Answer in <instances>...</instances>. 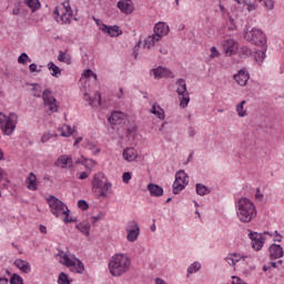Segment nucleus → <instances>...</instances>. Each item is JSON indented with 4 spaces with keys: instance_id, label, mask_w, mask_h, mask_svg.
<instances>
[{
    "instance_id": "nucleus-1",
    "label": "nucleus",
    "mask_w": 284,
    "mask_h": 284,
    "mask_svg": "<svg viewBox=\"0 0 284 284\" xmlns=\"http://www.w3.org/2000/svg\"><path fill=\"white\" fill-rule=\"evenodd\" d=\"M235 212L240 223H252L256 219V204L247 197H240L235 201Z\"/></svg>"
},
{
    "instance_id": "nucleus-2",
    "label": "nucleus",
    "mask_w": 284,
    "mask_h": 284,
    "mask_svg": "<svg viewBox=\"0 0 284 284\" xmlns=\"http://www.w3.org/2000/svg\"><path fill=\"white\" fill-rule=\"evenodd\" d=\"M47 203L53 216L57 219L63 216L64 223H77V217H69L70 209H68V205H65L61 200L57 199L54 195H50L47 197Z\"/></svg>"
},
{
    "instance_id": "nucleus-3",
    "label": "nucleus",
    "mask_w": 284,
    "mask_h": 284,
    "mask_svg": "<svg viewBox=\"0 0 284 284\" xmlns=\"http://www.w3.org/2000/svg\"><path fill=\"white\" fill-rule=\"evenodd\" d=\"M132 265V261L123 253L114 254L109 262V271L111 276H123L128 273Z\"/></svg>"
},
{
    "instance_id": "nucleus-4",
    "label": "nucleus",
    "mask_w": 284,
    "mask_h": 284,
    "mask_svg": "<svg viewBox=\"0 0 284 284\" xmlns=\"http://www.w3.org/2000/svg\"><path fill=\"white\" fill-rule=\"evenodd\" d=\"M33 97L36 99H43V103L45 105V108H48L49 112H59V105L57 104V98L52 95V91H50L49 89H45L41 95V87L37 83L31 84Z\"/></svg>"
},
{
    "instance_id": "nucleus-5",
    "label": "nucleus",
    "mask_w": 284,
    "mask_h": 284,
    "mask_svg": "<svg viewBox=\"0 0 284 284\" xmlns=\"http://www.w3.org/2000/svg\"><path fill=\"white\" fill-rule=\"evenodd\" d=\"M17 123H19V115L14 112H11L7 115L3 112H0V130L6 134V136H12L17 130Z\"/></svg>"
},
{
    "instance_id": "nucleus-6",
    "label": "nucleus",
    "mask_w": 284,
    "mask_h": 284,
    "mask_svg": "<svg viewBox=\"0 0 284 284\" xmlns=\"http://www.w3.org/2000/svg\"><path fill=\"white\" fill-rule=\"evenodd\" d=\"M58 256L60 258V263L62 265H65V267H70L71 272H77V274H83V272L85 271V266L79 258L74 256L70 257V255L65 254V252L63 251H60L58 253Z\"/></svg>"
},
{
    "instance_id": "nucleus-7",
    "label": "nucleus",
    "mask_w": 284,
    "mask_h": 284,
    "mask_svg": "<svg viewBox=\"0 0 284 284\" xmlns=\"http://www.w3.org/2000/svg\"><path fill=\"white\" fill-rule=\"evenodd\" d=\"M244 39H246L248 43L258 45L260 48H264L267 43V36H265V32L258 28H252L251 30L244 31Z\"/></svg>"
},
{
    "instance_id": "nucleus-8",
    "label": "nucleus",
    "mask_w": 284,
    "mask_h": 284,
    "mask_svg": "<svg viewBox=\"0 0 284 284\" xmlns=\"http://www.w3.org/2000/svg\"><path fill=\"white\" fill-rule=\"evenodd\" d=\"M187 183H190V178L185 171L180 170L175 173V181L173 182V194H179L183 192L185 187H187Z\"/></svg>"
},
{
    "instance_id": "nucleus-9",
    "label": "nucleus",
    "mask_w": 284,
    "mask_h": 284,
    "mask_svg": "<svg viewBox=\"0 0 284 284\" xmlns=\"http://www.w3.org/2000/svg\"><path fill=\"white\" fill-rule=\"evenodd\" d=\"M175 85H178L176 93L180 97L181 108H187V104L190 103V92H187V84L185 83V80L179 79L175 82Z\"/></svg>"
},
{
    "instance_id": "nucleus-10",
    "label": "nucleus",
    "mask_w": 284,
    "mask_h": 284,
    "mask_svg": "<svg viewBox=\"0 0 284 284\" xmlns=\"http://www.w3.org/2000/svg\"><path fill=\"white\" fill-rule=\"evenodd\" d=\"M125 230L128 233L126 241H129V243H134L136 239H139V234H141L139 223H136L135 221L128 222Z\"/></svg>"
},
{
    "instance_id": "nucleus-11",
    "label": "nucleus",
    "mask_w": 284,
    "mask_h": 284,
    "mask_svg": "<svg viewBox=\"0 0 284 284\" xmlns=\"http://www.w3.org/2000/svg\"><path fill=\"white\" fill-rule=\"evenodd\" d=\"M248 237L251 239V245L253 250L256 252H260V250H263V245H265V237L261 233L256 232H250Z\"/></svg>"
},
{
    "instance_id": "nucleus-12",
    "label": "nucleus",
    "mask_w": 284,
    "mask_h": 284,
    "mask_svg": "<svg viewBox=\"0 0 284 284\" xmlns=\"http://www.w3.org/2000/svg\"><path fill=\"white\" fill-rule=\"evenodd\" d=\"M53 14H54V20L57 21V23H61L63 26V24L70 23L73 12L61 11V9H59V7H57L53 11Z\"/></svg>"
},
{
    "instance_id": "nucleus-13",
    "label": "nucleus",
    "mask_w": 284,
    "mask_h": 284,
    "mask_svg": "<svg viewBox=\"0 0 284 284\" xmlns=\"http://www.w3.org/2000/svg\"><path fill=\"white\" fill-rule=\"evenodd\" d=\"M234 81L240 85L241 88H245L247 85V81H250V72L247 69H240L234 75Z\"/></svg>"
},
{
    "instance_id": "nucleus-14",
    "label": "nucleus",
    "mask_w": 284,
    "mask_h": 284,
    "mask_svg": "<svg viewBox=\"0 0 284 284\" xmlns=\"http://www.w3.org/2000/svg\"><path fill=\"white\" fill-rule=\"evenodd\" d=\"M151 74H153L154 79H172L174 77L172 71L164 67H158L151 70Z\"/></svg>"
},
{
    "instance_id": "nucleus-15",
    "label": "nucleus",
    "mask_w": 284,
    "mask_h": 284,
    "mask_svg": "<svg viewBox=\"0 0 284 284\" xmlns=\"http://www.w3.org/2000/svg\"><path fill=\"white\" fill-rule=\"evenodd\" d=\"M153 34L161 41L163 37L170 34V27L165 22H158L154 26Z\"/></svg>"
},
{
    "instance_id": "nucleus-16",
    "label": "nucleus",
    "mask_w": 284,
    "mask_h": 284,
    "mask_svg": "<svg viewBox=\"0 0 284 284\" xmlns=\"http://www.w3.org/2000/svg\"><path fill=\"white\" fill-rule=\"evenodd\" d=\"M223 50L226 57H232V54H236L239 50V42H236L234 39L225 40L223 43Z\"/></svg>"
},
{
    "instance_id": "nucleus-17",
    "label": "nucleus",
    "mask_w": 284,
    "mask_h": 284,
    "mask_svg": "<svg viewBox=\"0 0 284 284\" xmlns=\"http://www.w3.org/2000/svg\"><path fill=\"white\" fill-rule=\"evenodd\" d=\"M55 168H61L62 170H68L72 168L73 161L72 155H60L54 162Z\"/></svg>"
},
{
    "instance_id": "nucleus-18",
    "label": "nucleus",
    "mask_w": 284,
    "mask_h": 284,
    "mask_svg": "<svg viewBox=\"0 0 284 284\" xmlns=\"http://www.w3.org/2000/svg\"><path fill=\"white\" fill-rule=\"evenodd\" d=\"M118 8L122 14H132V12H134V2H132V0H120Z\"/></svg>"
},
{
    "instance_id": "nucleus-19",
    "label": "nucleus",
    "mask_w": 284,
    "mask_h": 284,
    "mask_svg": "<svg viewBox=\"0 0 284 284\" xmlns=\"http://www.w3.org/2000/svg\"><path fill=\"white\" fill-rule=\"evenodd\" d=\"M270 257L272 261H276V258H283V246L281 244H272L268 248Z\"/></svg>"
},
{
    "instance_id": "nucleus-20",
    "label": "nucleus",
    "mask_w": 284,
    "mask_h": 284,
    "mask_svg": "<svg viewBox=\"0 0 284 284\" xmlns=\"http://www.w3.org/2000/svg\"><path fill=\"white\" fill-rule=\"evenodd\" d=\"M13 265H16L18 270L22 272V274H30L32 272V266L30 265V262L26 260L17 258L13 262Z\"/></svg>"
},
{
    "instance_id": "nucleus-21",
    "label": "nucleus",
    "mask_w": 284,
    "mask_h": 284,
    "mask_svg": "<svg viewBox=\"0 0 284 284\" xmlns=\"http://www.w3.org/2000/svg\"><path fill=\"white\" fill-rule=\"evenodd\" d=\"M84 101H88L89 105H91V108H97V105H101V92L97 91L94 93V97H90V94H88V92L84 93L83 95Z\"/></svg>"
},
{
    "instance_id": "nucleus-22",
    "label": "nucleus",
    "mask_w": 284,
    "mask_h": 284,
    "mask_svg": "<svg viewBox=\"0 0 284 284\" xmlns=\"http://www.w3.org/2000/svg\"><path fill=\"white\" fill-rule=\"evenodd\" d=\"M122 156L124 161L128 163H132V161H136L139 158V153L135 151L134 148H126L123 150Z\"/></svg>"
},
{
    "instance_id": "nucleus-23",
    "label": "nucleus",
    "mask_w": 284,
    "mask_h": 284,
    "mask_svg": "<svg viewBox=\"0 0 284 284\" xmlns=\"http://www.w3.org/2000/svg\"><path fill=\"white\" fill-rule=\"evenodd\" d=\"M123 119H125V113L121 111H113L109 116V123H111V125H119Z\"/></svg>"
},
{
    "instance_id": "nucleus-24",
    "label": "nucleus",
    "mask_w": 284,
    "mask_h": 284,
    "mask_svg": "<svg viewBox=\"0 0 284 284\" xmlns=\"http://www.w3.org/2000/svg\"><path fill=\"white\" fill-rule=\"evenodd\" d=\"M103 179H105V174H103V173H97L94 175L93 181H92L93 192H97L98 190H100V187H103V185L105 184V182H103Z\"/></svg>"
},
{
    "instance_id": "nucleus-25",
    "label": "nucleus",
    "mask_w": 284,
    "mask_h": 284,
    "mask_svg": "<svg viewBox=\"0 0 284 284\" xmlns=\"http://www.w3.org/2000/svg\"><path fill=\"white\" fill-rule=\"evenodd\" d=\"M26 185L28 190H31V192H37L38 184H37V175L32 172L29 173L28 178L26 179Z\"/></svg>"
},
{
    "instance_id": "nucleus-26",
    "label": "nucleus",
    "mask_w": 284,
    "mask_h": 284,
    "mask_svg": "<svg viewBox=\"0 0 284 284\" xmlns=\"http://www.w3.org/2000/svg\"><path fill=\"white\" fill-rule=\"evenodd\" d=\"M146 190L150 192L151 196H163V189L158 184L150 183L148 184Z\"/></svg>"
},
{
    "instance_id": "nucleus-27",
    "label": "nucleus",
    "mask_w": 284,
    "mask_h": 284,
    "mask_svg": "<svg viewBox=\"0 0 284 284\" xmlns=\"http://www.w3.org/2000/svg\"><path fill=\"white\" fill-rule=\"evenodd\" d=\"M159 41L161 40L153 33L144 40L143 48H145L146 50H150L154 48V45H156Z\"/></svg>"
},
{
    "instance_id": "nucleus-28",
    "label": "nucleus",
    "mask_w": 284,
    "mask_h": 284,
    "mask_svg": "<svg viewBox=\"0 0 284 284\" xmlns=\"http://www.w3.org/2000/svg\"><path fill=\"white\" fill-rule=\"evenodd\" d=\"M151 114H154L158 119H160V121L165 120V111L159 104L152 105Z\"/></svg>"
},
{
    "instance_id": "nucleus-29",
    "label": "nucleus",
    "mask_w": 284,
    "mask_h": 284,
    "mask_svg": "<svg viewBox=\"0 0 284 284\" xmlns=\"http://www.w3.org/2000/svg\"><path fill=\"white\" fill-rule=\"evenodd\" d=\"M201 262H193L186 270V278H190L191 274H196V272H201Z\"/></svg>"
},
{
    "instance_id": "nucleus-30",
    "label": "nucleus",
    "mask_w": 284,
    "mask_h": 284,
    "mask_svg": "<svg viewBox=\"0 0 284 284\" xmlns=\"http://www.w3.org/2000/svg\"><path fill=\"white\" fill-rule=\"evenodd\" d=\"M48 70H50L51 77H55V79H59L61 77V68L54 64V62L48 63Z\"/></svg>"
},
{
    "instance_id": "nucleus-31",
    "label": "nucleus",
    "mask_w": 284,
    "mask_h": 284,
    "mask_svg": "<svg viewBox=\"0 0 284 284\" xmlns=\"http://www.w3.org/2000/svg\"><path fill=\"white\" fill-rule=\"evenodd\" d=\"M100 191V196H108V194H112V183L110 182H104L102 187L99 189Z\"/></svg>"
},
{
    "instance_id": "nucleus-32",
    "label": "nucleus",
    "mask_w": 284,
    "mask_h": 284,
    "mask_svg": "<svg viewBox=\"0 0 284 284\" xmlns=\"http://www.w3.org/2000/svg\"><path fill=\"white\" fill-rule=\"evenodd\" d=\"M195 190H196V194L199 196H205L206 194H210V189L205 184H202V183H197L195 185Z\"/></svg>"
},
{
    "instance_id": "nucleus-33",
    "label": "nucleus",
    "mask_w": 284,
    "mask_h": 284,
    "mask_svg": "<svg viewBox=\"0 0 284 284\" xmlns=\"http://www.w3.org/2000/svg\"><path fill=\"white\" fill-rule=\"evenodd\" d=\"M24 3L32 12H37V10L41 8V2L39 0H24Z\"/></svg>"
},
{
    "instance_id": "nucleus-34",
    "label": "nucleus",
    "mask_w": 284,
    "mask_h": 284,
    "mask_svg": "<svg viewBox=\"0 0 284 284\" xmlns=\"http://www.w3.org/2000/svg\"><path fill=\"white\" fill-rule=\"evenodd\" d=\"M58 61H60L61 63H67V65H70L72 63V57H70L69 53L60 51L58 55Z\"/></svg>"
},
{
    "instance_id": "nucleus-35",
    "label": "nucleus",
    "mask_w": 284,
    "mask_h": 284,
    "mask_svg": "<svg viewBox=\"0 0 284 284\" xmlns=\"http://www.w3.org/2000/svg\"><path fill=\"white\" fill-rule=\"evenodd\" d=\"M106 34H109L110 37H121V34H123V31L119 29V26H109Z\"/></svg>"
},
{
    "instance_id": "nucleus-36",
    "label": "nucleus",
    "mask_w": 284,
    "mask_h": 284,
    "mask_svg": "<svg viewBox=\"0 0 284 284\" xmlns=\"http://www.w3.org/2000/svg\"><path fill=\"white\" fill-rule=\"evenodd\" d=\"M77 229L79 232L82 234H85V236H90V223L88 222H82L77 225Z\"/></svg>"
},
{
    "instance_id": "nucleus-37",
    "label": "nucleus",
    "mask_w": 284,
    "mask_h": 284,
    "mask_svg": "<svg viewBox=\"0 0 284 284\" xmlns=\"http://www.w3.org/2000/svg\"><path fill=\"white\" fill-rule=\"evenodd\" d=\"M247 103V101L243 100L241 101V103H239L236 105V112H237V115L243 118V116H246L247 115V110H245V104Z\"/></svg>"
},
{
    "instance_id": "nucleus-38",
    "label": "nucleus",
    "mask_w": 284,
    "mask_h": 284,
    "mask_svg": "<svg viewBox=\"0 0 284 284\" xmlns=\"http://www.w3.org/2000/svg\"><path fill=\"white\" fill-rule=\"evenodd\" d=\"M265 52L266 49H262L260 51H256L255 53V61L258 63V65H263V62L265 61Z\"/></svg>"
},
{
    "instance_id": "nucleus-39",
    "label": "nucleus",
    "mask_w": 284,
    "mask_h": 284,
    "mask_svg": "<svg viewBox=\"0 0 284 284\" xmlns=\"http://www.w3.org/2000/svg\"><path fill=\"white\" fill-rule=\"evenodd\" d=\"M18 63H20V65H28V63H32V59H30L28 53L23 52L19 55Z\"/></svg>"
},
{
    "instance_id": "nucleus-40",
    "label": "nucleus",
    "mask_w": 284,
    "mask_h": 284,
    "mask_svg": "<svg viewBox=\"0 0 284 284\" xmlns=\"http://www.w3.org/2000/svg\"><path fill=\"white\" fill-rule=\"evenodd\" d=\"M82 77L87 79V81H90V79H92L94 82H97V73H93L91 69L84 70Z\"/></svg>"
},
{
    "instance_id": "nucleus-41",
    "label": "nucleus",
    "mask_w": 284,
    "mask_h": 284,
    "mask_svg": "<svg viewBox=\"0 0 284 284\" xmlns=\"http://www.w3.org/2000/svg\"><path fill=\"white\" fill-rule=\"evenodd\" d=\"M82 159H83V165L87 170H92V168H94V165H97V161H94L92 159H88L83 155H82Z\"/></svg>"
},
{
    "instance_id": "nucleus-42",
    "label": "nucleus",
    "mask_w": 284,
    "mask_h": 284,
    "mask_svg": "<svg viewBox=\"0 0 284 284\" xmlns=\"http://www.w3.org/2000/svg\"><path fill=\"white\" fill-rule=\"evenodd\" d=\"M240 55L243 59H247V57H252V49H250L248 47H242L240 49Z\"/></svg>"
},
{
    "instance_id": "nucleus-43",
    "label": "nucleus",
    "mask_w": 284,
    "mask_h": 284,
    "mask_svg": "<svg viewBox=\"0 0 284 284\" xmlns=\"http://www.w3.org/2000/svg\"><path fill=\"white\" fill-rule=\"evenodd\" d=\"M74 133V130L72 129V126L70 125H64V130L61 132L60 136H72V134Z\"/></svg>"
},
{
    "instance_id": "nucleus-44",
    "label": "nucleus",
    "mask_w": 284,
    "mask_h": 284,
    "mask_svg": "<svg viewBox=\"0 0 284 284\" xmlns=\"http://www.w3.org/2000/svg\"><path fill=\"white\" fill-rule=\"evenodd\" d=\"M10 284H23V277L19 274H13L10 278Z\"/></svg>"
},
{
    "instance_id": "nucleus-45",
    "label": "nucleus",
    "mask_w": 284,
    "mask_h": 284,
    "mask_svg": "<svg viewBox=\"0 0 284 284\" xmlns=\"http://www.w3.org/2000/svg\"><path fill=\"white\" fill-rule=\"evenodd\" d=\"M59 284H70V278H68V274L65 273H60L59 278H58Z\"/></svg>"
},
{
    "instance_id": "nucleus-46",
    "label": "nucleus",
    "mask_w": 284,
    "mask_h": 284,
    "mask_svg": "<svg viewBox=\"0 0 284 284\" xmlns=\"http://www.w3.org/2000/svg\"><path fill=\"white\" fill-rule=\"evenodd\" d=\"M219 57H221V52H219V49H216V47H212L210 59H219Z\"/></svg>"
},
{
    "instance_id": "nucleus-47",
    "label": "nucleus",
    "mask_w": 284,
    "mask_h": 284,
    "mask_svg": "<svg viewBox=\"0 0 284 284\" xmlns=\"http://www.w3.org/2000/svg\"><path fill=\"white\" fill-rule=\"evenodd\" d=\"M225 261L226 263H229V265H231V267H234V265H236L237 263L236 260L233 257L232 253L225 257Z\"/></svg>"
},
{
    "instance_id": "nucleus-48",
    "label": "nucleus",
    "mask_w": 284,
    "mask_h": 284,
    "mask_svg": "<svg viewBox=\"0 0 284 284\" xmlns=\"http://www.w3.org/2000/svg\"><path fill=\"white\" fill-rule=\"evenodd\" d=\"M122 181H123V183H125L128 185V183H130V181H132V173L131 172L123 173Z\"/></svg>"
},
{
    "instance_id": "nucleus-49",
    "label": "nucleus",
    "mask_w": 284,
    "mask_h": 284,
    "mask_svg": "<svg viewBox=\"0 0 284 284\" xmlns=\"http://www.w3.org/2000/svg\"><path fill=\"white\" fill-rule=\"evenodd\" d=\"M63 8L60 9V12H72V7H70V1L63 2Z\"/></svg>"
},
{
    "instance_id": "nucleus-50",
    "label": "nucleus",
    "mask_w": 284,
    "mask_h": 284,
    "mask_svg": "<svg viewBox=\"0 0 284 284\" xmlns=\"http://www.w3.org/2000/svg\"><path fill=\"white\" fill-rule=\"evenodd\" d=\"M231 254L235 258V262L237 263H240L241 261H245L247 258V256L241 255L239 253H231Z\"/></svg>"
},
{
    "instance_id": "nucleus-51",
    "label": "nucleus",
    "mask_w": 284,
    "mask_h": 284,
    "mask_svg": "<svg viewBox=\"0 0 284 284\" xmlns=\"http://www.w3.org/2000/svg\"><path fill=\"white\" fill-rule=\"evenodd\" d=\"M264 7L266 10H274V0H264Z\"/></svg>"
},
{
    "instance_id": "nucleus-52",
    "label": "nucleus",
    "mask_w": 284,
    "mask_h": 284,
    "mask_svg": "<svg viewBox=\"0 0 284 284\" xmlns=\"http://www.w3.org/2000/svg\"><path fill=\"white\" fill-rule=\"evenodd\" d=\"M78 207L80 210H88V207H89L88 202L85 200L78 201Z\"/></svg>"
},
{
    "instance_id": "nucleus-53",
    "label": "nucleus",
    "mask_w": 284,
    "mask_h": 284,
    "mask_svg": "<svg viewBox=\"0 0 284 284\" xmlns=\"http://www.w3.org/2000/svg\"><path fill=\"white\" fill-rule=\"evenodd\" d=\"M51 139H52V134L51 133H45L41 138V143H48V141H50Z\"/></svg>"
},
{
    "instance_id": "nucleus-54",
    "label": "nucleus",
    "mask_w": 284,
    "mask_h": 284,
    "mask_svg": "<svg viewBox=\"0 0 284 284\" xmlns=\"http://www.w3.org/2000/svg\"><path fill=\"white\" fill-rule=\"evenodd\" d=\"M29 71L30 72H41V69L38 68L37 63H31L29 65Z\"/></svg>"
},
{
    "instance_id": "nucleus-55",
    "label": "nucleus",
    "mask_w": 284,
    "mask_h": 284,
    "mask_svg": "<svg viewBox=\"0 0 284 284\" xmlns=\"http://www.w3.org/2000/svg\"><path fill=\"white\" fill-rule=\"evenodd\" d=\"M263 193L261 192V189L260 187H257L256 189V193H255V199L257 200V201H263Z\"/></svg>"
},
{
    "instance_id": "nucleus-56",
    "label": "nucleus",
    "mask_w": 284,
    "mask_h": 284,
    "mask_svg": "<svg viewBox=\"0 0 284 284\" xmlns=\"http://www.w3.org/2000/svg\"><path fill=\"white\" fill-rule=\"evenodd\" d=\"M87 150H97V144L92 142H87L85 144Z\"/></svg>"
},
{
    "instance_id": "nucleus-57",
    "label": "nucleus",
    "mask_w": 284,
    "mask_h": 284,
    "mask_svg": "<svg viewBox=\"0 0 284 284\" xmlns=\"http://www.w3.org/2000/svg\"><path fill=\"white\" fill-rule=\"evenodd\" d=\"M88 176H90L89 172H81L79 175L80 181H85V179H88Z\"/></svg>"
},
{
    "instance_id": "nucleus-58",
    "label": "nucleus",
    "mask_w": 284,
    "mask_h": 284,
    "mask_svg": "<svg viewBox=\"0 0 284 284\" xmlns=\"http://www.w3.org/2000/svg\"><path fill=\"white\" fill-rule=\"evenodd\" d=\"M232 278H233L232 284H247V283H243V281L241 280V277L233 276Z\"/></svg>"
},
{
    "instance_id": "nucleus-59",
    "label": "nucleus",
    "mask_w": 284,
    "mask_h": 284,
    "mask_svg": "<svg viewBox=\"0 0 284 284\" xmlns=\"http://www.w3.org/2000/svg\"><path fill=\"white\" fill-rule=\"evenodd\" d=\"M110 26H108V24H105V23H103L102 22V24H100V27H98L99 28V30H101V32H108V28H109Z\"/></svg>"
},
{
    "instance_id": "nucleus-60",
    "label": "nucleus",
    "mask_w": 284,
    "mask_h": 284,
    "mask_svg": "<svg viewBox=\"0 0 284 284\" xmlns=\"http://www.w3.org/2000/svg\"><path fill=\"white\" fill-rule=\"evenodd\" d=\"M246 10H247L248 12H254V10H256V4H254V3H248Z\"/></svg>"
},
{
    "instance_id": "nucleus-61",
    "label": "nucleus",
    "mask_w": 284,
    "mask_h": 284,
    "mask_svg": "<svg viewBox=\"0 0 284 284\" xmlns=\"http://www.w3.org/2000/svg\"><path fill=\"white\" fill-rule=\"evenodd\" d=\"M128 134H134V132H136V126L131 125L126 129Z\"/></svg>"
},
{
    "instance_id": "nucleus-62",
    "label": "nucleus",
    "mask_w": 284,
    "mask_h": 284,
    "mask_svg": "<svg viewBox=\"0 0 284 284\" xmlns=\"http://www.w3.org/2000/svg\"><path fill=\"white\" fill-rule=\"evenodd\" d=\"M92 19H93L95 26H98V28L103 24V21H102L101 19H98V18H95V17H93Z\"/></svg>"
},
{
    "instance_id": "nucleus-63",
    "label": "nucleus",
    "mask_w": 284,
    "mask_h": 284,
    "mask_svg": "<svg viewBox=\"0 0 284 284\" xmlns=\"http://www.w3.org/2000/svg\"><path fill=\"white\" fill-rule=\"evenodd\" d=\"M39 230H40L41 234H47L48 233V229L43 225H40Z\"/></svg>"
},
{
    "instance_id": "nucleus-64",
    "label": "nucleus",
    "mask_w": 284,
    "mask_h": 284,
    "mask_svg": "<svg viewBox=\"0 0 284 284\" xmlns=\"http://www.w3.org/2000/svg\"><path fill=\"white\" fill-rule=\"evenodd\" d=\"M1 284H8V277H0Z\"/></svg>"
}]
</instances>
